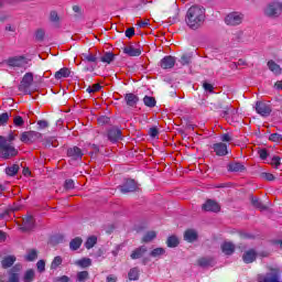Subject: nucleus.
Returning a JSON list of instances; mask_svg holds the SVG:
<instances>
[{
    "mask_svg": "<svg viewBox=\"0 0 282 282\" xmlns=\"http://www.w3.org/2000/svg\"><path fill=\"white\" fill-rule=\"evenodd\" d=\"M206 21V9L202 6H192L185 15V23L189 30H199Z\"/></svg>",
    "mask_w": 282,
    "mask_h": 282,
    "instance_id": "nucleus-1",
    "label": "nucleus"
},
{
    "mask_svg": "<svg viewBox=\"0 0 282 282\" xmlns=\"http://www.w3.org/2000/svg\"><path fill=\"white\" fill-rule=\"evenodd\" d=\"M17 155H19V150L12 143H8L6 137L0 135V158L10 160V158H17Z\"/></svg>",
    "mask_w": 282,
    "mask_h": 282,
    "instance_id": "nucleus-2",
    "label": "nucleus"
},
{
    "mask_svg": "<svg viewBox=\"0 0 282 282\" xmlns=\"http://www.w3.org/2000/svg\"><path fill=\"white\" fill-rule=\"evenodd\" d=\"M8 67H12L13 69H28V67H32L30 64V58L24 55L11 56L4 61Z\"/></svg>",
    "mask_w": 282,
    "mask_h": 282,
    "instance_id": "nucleus-3",
    "label": "nucleus"
},
{
    "mask_svg": "<svg viewBox=\"0 0 282 282\" xmlns=\"http://www.w3.org/2000/svg\"><path fill=\"white\" fill-rule=\"evenodd\" d=\"M263 14L268 19H279L282 14V2L279 0L269 2L263 10Z\"/></svg>",
    "mask_w": 282,
    "mask_h": 282,
    "instance_id": "nucleus-4",
    "label": "nucleus"
},
{
    "mask_svg": "<svg viewBox=\"0 0 282 282\" xmlns=\"http://www.w3.org/2000/svg\"><path fill=\"white\" fill-rule=\"evenodd\" d=\"M32 83H34V74L25 73L22 77V80L18 87L19 91H22L24 96L30 95V88L32 87Z\"/></svg>",
    "mask_w": 282,
    "mask_h": 282,
    "instance_id": "nucleus-5",
    "label": "nucleus"
},
{
    "mask_svg": "<svg viewBox=\"0 0 282 282\" xmlns=\"http://www.w3.org/2000/svg\"><path fill=\"white\" fill-rule=\"evenodd\" d=\"M245 15L241 12H230L229 14L226 15L225 18V23L226 25H241L243 23Z\"/></svg>",
    "mask_w": 282,
    "mask_h": 282,
    "instance_id": "nucleus-6",
    "label": "nucleus"
},
{
    "mask_svg": "<svg viewBox=\"0 0 282 282\" xmlns=\"http://www.w3.org/2000/svg\"><path fill=\"white\" fill-rule=\"evenodd\" d=\"M41 138H43V134H41V132L24 131V132L21 133L20 140L24 144H30L32 142H36V140H40Z\"/></svg>",
    "mask_w": 282,
    "mask_h": 282,
    "instance_id": "nucleus-7",
    "label": "nucleus"
},
{
    "mask_svg": "<svg viewBox=\"0 0 282 282\" xmlns=\"http://www.w3.org/2000/svg\"><path fill=\"white\" fill-rule=\"evenodd\" d=\"M212 111H221L224 116H228L230 111V105L226 102V99H219L217 102L210 104Z\"/></svg>",
    "mask_w": 282,
    "mask_h": 282,
    "instance_id": "nucleus-8",
    "label": "nucleus"
},
{
    "mask_svg": "<svg viewBox=\"0 0 282 282\" xmlns=\"http://www.w3.org/2000/svg\"><path fill=\"white\" fill-rule=\"evenodd\" d=\"M256 111L262 118H268V116H270V113H272V106H270L263 101H257L256 102Z\"/></svg>",
    "mask_w": 282,
    "mask_h": 282,
    "instance_id": "nucleus-9",
    "label": "nucleus"
},
{
    "mask_svg": "<svg viewBox=\"0 0 282 282\" xmlns=\"http://www.w3.org/2000/svg\"><path fill=\"white\" fill-rule=\"evenodd\" d=\"M119 189L123 194L135 193V191H138V183H135V180L128 178L122 185L119 186Z\"/></svg>",
    "mask_w": 282,
    "mask_h": 282,
    "instance_id": "nucleus-10",
    "label": "nucleus"
},
{
    "mask_svg": "<svg viewBox=\"0 0 282 282\" xmlns=\"http://www.w3.org/2000/svg\"><path fill=\"white\" fill-rule=\"evenodd\" d=\"M202 209L205 210V213H219L221 210V207L219 204L213 199H207L203 205Z\"/></svg>",
    "mask_w": 282,
    "mask_h": 282,
    "instance_id": "nucleus-11",
    "label": "nucleus"
},
{
    "mask_svg": "<svg viewBox=\"0 0 282 282\" xmlns=\"http://www.w3.org/2000/svg\"><path fill=\"white\" fill-rule=\"evenodd\" d=\"M9 280L7 282H19L21 276V264L13 265L9 271Z\"/></svg>",
    "mask_w": 282,
    "mask_h": 282,
    "instance_id": "nucleus-12",
    "label": "nucleus"
},
{
    "mask_svg": "<svg viewBox=\"0 0 282 282\" xmlns=\"http://www.w3.org/2000/svg\"><path fill=\"white\" fill-rule=\"evenodd\" d=\"M212 149L214 150L218 158H224L228 155V144L224 142L213 144Z\"/></svg>",
    "mask_w": 282,
    "mask_h": 282,
    "instance_id": "nucleus-13",
    "label": "nucleus"
},
{
    "mask_svg": "<svg viewBox=\"0 0 282 282\" xmlns=\"http://www.w3.org/2000/svg\"><path fill=\"white\" fill-rule=\"evenodd\" d=\"M270 271L272 272L271 276L270 273H268L265 276L259 280V282H279V279L281 278V270L271 268Z\"/></svg>",
    "mask_w": 282,
    "mask_h": 282,
    "instance_id": "nucleus-14",
    "label": "nucleus"
},
{
    "mask_svg": "<svg viewBox=\"0 0 282 282\" xmlns=\"http://www.w3.org/2000/svg\"><path fill=\"white\" fill-rule=\"evenodd\" d=\"M35 223L34 217L25 216L23 218L22 226L20 227L21 232H30V230H34Z\"/></svg>",
    "mask_w": 282,
    "mask_h": 282,
    "instance_id": "nucleus-15",
    "label": "nucleus"
},
{
    "mask_svg": "<svg viewBox=\"0 0 282 282\" xmlns=\"http://www.w3.org/2000/svg\"><path fill=\"white\" fill-rule=\"evenodd\" d=\"M175 57L166 55L160 61V67L162 69H173L175 67Z\"/></svg>",
    "mask_w": 282,
    "mask_h": 282,
    "instance_id": "nucleus-16",
    "label": "nucleus"
},
{
    "mask_svg": "<svg viewBox=\"0 0 282 282\" xmlns=\"http://www.w3.org/2000/svg\"><path fill=\"white\" fill-rule=\"evenodd\" d=\"M108 140L110 142H118V140H122V130L120 128H111L108 130Z\"/></svg>",
    "mask_w": 282,
    "mask_h": 282,
    "instance_id": "nucleus-17",
    "label": "nucleus"
},
{
    "mask_svg": "<svg viewBox=\"0 0 282 282\" xmlns=\"http://www.w3.org/2000/svg\"><path fill=\"white\" fill-rule=\"evenodd\" d=\"M83 150H80L78 147H73L67 150V156L70 158V160H83Z\"/></svg>",
    "mask_w": 282,
    "mask_h": 282,
    "instance_id": "nucleus-18",
    "label": "nucleus"
},
{
    "mask_svg": "<svg viewBox=\"0 0 282 282\" xmlns=\"http://www.w3.org/2000/svg\"><path fill=\"white\" fill-rule=\"evenodd\" d=\"M220 250L223 252V254H226V257H230L232 254H235V243L230 242V241H225L221 243L220 246Z\"/></svg>",
    "mask_w": 282,
    "mask_h": 282,
    "instance_id": "nucleus-19",
    "label": "nucleus"
},
{
    "mask_svg": "<svg viewBox=\"0 0 282 282\" xmlns=\"http://www.w3.org/2000/svg\"><path fill=\"white\" fill-rule=\"evenodd\" d=\"M147 252H149L147 246L138 247L131 252L130 259H132V261H135V259H142Z\"/></svg>",
    "mask_w": 282,
    "mask_h": 282,
    "instance_id": "nucleus-20",
    "label": "nucleus"
},
{
    "mask_svg": "<svg viewBox=\"0 0 282 282\" xmlns=\"http://www.w3.org/2000/svg\"><path fill=\"white\" fill-rule=\"evenodd\" d=\"M227 171H229V173H243V171H246V165L235 161L227 165Z\"/></svg>",
    "mask_w": 282,
    "mask_h": 282,
    "instance_id": "nucleus-21",
    "label": "nucleus"
},
{
    "mask_svg": "<svg viewBox=\"0 0 282 282\" xmlns=\"http://www.w3.org/2000/svg\"><path fill=\"white\" fill-rule=\"evenodd\" d=\"M243 263H254L257 261V251L254 249H249L242 256Z\"/></svg>",
    "mask_w": 282,
    "mask_h": 282,
    "instance_id": "nucleus-22",
    "label": "nucleus"
},
{
    "mask_svg": "<svg viewBox=\"0 0 282 282\" xmlns=\"http://www.w3.org/2000/svg\"><path fill=\"white\" fill-rule=\"evenodd\" d=\"M124 101L128 107H135V105H138V102H140V97H138L133 93H128L124 96Z\"/></svg>",
    "mask_w": 282,
    "mask_h": 282,
    "instance_id": "nucleus-23",
    "label": "nucleus"
},
{
    "mask_svg": "<svg viewBox=\"0 0 282 282\" xmlns=\"http://www.w3.org/2000/svg\"><path fill=\"white\" fill-rule=\"evenodd\" d=\"M14 263H17V257L7 256L1 260V268H3V270H8V268H12Z\"/></svg>",
    "mask_w": 282,
    "mask_h": 282,
    "instance_id": "nucleus-24",
    "label": "nucleus"
},
{
    "mask_svg": "<svg viewBox=\"0 0 282 282\" xmlns=\"http://www.w3.org/2000/svg\"><path fill=\"white\" fill-rule=\"evenodd\" d=\"M197 231L194 229H187L184 232V240L187 241V243H194V241H197Z\"/></svg>",
    "mask_w": 282,
    "mask_h": 282,
    "instance_id": "nucleus-25",
    "label": "nucleus"
},
{
    "mask_svg": "<svg viewBox=\"0 0 282 282\" xmlns=\"http://www.w3.org/2000/svg\"><path fill=\"white\" fill-rule=\"evenodd\" d=\"M197 265H199V268H213V265H215V260L213 258H199L197 260Z\"/></svg>",
    "mask_w": 282,
    "mask_h": 282,
    "instance_id": "nucleus-26",
    "label": "nucleus"
},
{
    "mask_svg": "<svg viewBox=\"0 0 282 282\" xmlns=\"http://www.w3.org/2000/svg\"><path fill=\"white\" fill-rule=\"evenodd\" d=\"M267 65H268L270 72L275 74V76H281L282 75L281 66L279 64H276V62H274L273 59L269 61Z\"/></svg>",
    "mask_w": 282,
    "mask_h": 282,
    "instance_id": "nucleus-27",
    "label": "nucleus"
},
{
    "mask_svg": "<svg viewBox=\"0 0 282 282\" xmlns=\"http://www.w3.org/2000/svg\"><path fill=\"white\" fill-rule=\"evenodd\" d=\"M123 54L127 56H140L142 54V48H135L133 46H126L123 47Z\"/></svg>",
    "mask_w": 282,
    "mask_h": 282,
    "instance_id": "nucleus-28",
    "label": "nucleus"
},
{
    "mask_svg": "<svg viewBox=\"0 0 282 282\" xmlns=\"http://www.w3.org/2000/svg\"><path fill=\"white\" fill-rule=\"evenodd\" d=\"M251 205L258 210H268V205L263 204L259 197L251 196Z\"/></svg>",
    "mask_w": 282,
    "mask_h": 282,
    "instance_id": "nucleus-29",
    "label": "nucleus"
},
{
    "mask_svg": "<svg viewBox=\"0 0 282 282\" xmlns=\"http://www.w3.org/2000/svg\"><path fill=\"white\" fill-rule=\"evenodd\" d=\"M101 63H106L107 65H111L113 61H116V54L112 52H106L101 57H99Z\"/></svg>",
    "mask_w": 282,
    "mask_h": 282,
    "instance_id": "nucleus-30",
    "label": "nucleus"
},
{
    "mask_svg": "<svg viewBox=\"0 0 282 282\" xmlns=\"http://www.w3.org/2000/svg\"><path fill=\"white\" fill-rule=\"evenodd\" d=\"M72 74V70L67 67H63L55 73L56 80H61V78H69V75Z\"/></svg>",
    "mask_w": 282,
    "mask_h": 282,
    "instance_id": "nucleus-31",
    "label": "nucleus"
},
{
    "mask_svg": "<svg viewBox=\"0 0 282 282\" xmlns=\"http://www.w3.org/2000/svg\"><path fill=\"white\" fill-rule=\"evenodd\" d=\"M129 281H138L140 279V269L134 267L128 272Z\"/></svg>",
    "mask_w": 282,
    "mask_h": 282,
    "instance_id": "nucleus-32",
    "label": "nucleus"
},
{
    "mask_svg": "<svg viewBox=\"0 0 282 282\" xmlns=\"http://www.w3.org/2000/svg\"><path fill=\"white\" fill-rule=\"evenodd\" d=\"M21 167L19 166V164H13L11 166L6 167L4 173L9 176V177H14V175H17V173H19V170Z\"/></svg>",
    "mask_w": 282,
    "mask_h": 282,
    "instance_id": "nucleus-33",
    "label": "nucleus"
},
{
    "mask_svg": "<svg viewBox=\"0 0 282 282\" xmlns=\"http://www.w3.org/2000/svg\"><path fill=\"white\" fill-rule=\"evenodd\" d=\"M80 246H83V238H80V237H76V238L72 239L69 242V248L73 251L78 250L80 248Z\"/></svg>",
    "mask_w": 282,
    "mask_h": 282,
    "instance_id": "nucleus-34",
    "label": "nucleus"
},
{
    "mask_svg": "<svg viewBox=\"0 0 282 282\" xmlns=\"http://www.w3.org/2000/svg\"><path fill=\"white\" fill-rule=\"evenodd\" d=\"M158 237V232L155 231H148L141 239V243H151L153 239Z\"/></svg>",
    "mask_w": 282,
    "mask_h": 282,
    "instance_id": "nucleus-35",
    "label": "nucleus"
},
{
    "mask_svg": "<svg viewBox=\"0 0 282 282\" xmlns=\"http://www.w3.org/2000/svg\"><path fill=\"white\" fill-rule=\"evenodd\" d=\"M98 243V237L96 236H89L85 242V248L86 250H91L94 246Z\"/></svg>",
    "mask_w": 282,
    "mask_h": 282,
    "instance_id": "nucleus-36",
    "label": "nucleus"
},
{
    "mask_svg": "<svg viewBox=\"0 0 282 282\" xmlns=\"http://www.w3.org/2000/svg\"><path fill=\"white\" fill-rule=\"evenodd\" d=\"M75 265L79 268H91V259L90 258H82L75 261Z\"/></svg>",
    "mask_w": 282,
    "mask_h": 282,
    "instance_id": "nucleus-37",
    "label": "nucleus"
},
{
    "mask_svg": "<svg viewBox=\"0 0 282 282\" xmlns=\"http://www.w3.org/2000/svg\"><path fill=\"white\" fill-rule=\"evenodd\" d=\"M167 248H177L180 246V238L177 236H170L166 240Z\"/></svg>",
    "mask_w": 282,
    "mask_h": 282,
    "instance_id": "nucleus-38",
    "label": "nucleus"
},
{
    "mask_svg": "<svg viewBox=\"0 0 282 282\" xmlns=\"http://www.w3.org/2000/svg\"><path fill=\"white\" fill-rule=\"evenodd\" d=\"M143 104L145 105V107H150L151 109H153V107L158 105V101L155 100V97L145 96L143 98Z\"/></svg>",
    "mask_w": 282,
    "mask_h": 282,
    "instance_id": "nucleus-39",
    "label": "nucleus"
},
{
    "mask_svg": "<svg viewBox=\"0 0 282 282\" xmlns=\"http://www.w3.org/2000/svg\"><path fill=\"white\" fill-rule=\"evenodd\" d=\"M35 276H36V274L34 273L33 269H29L24 273L23 281L24 282H34Z\"/></svg>",
    "mask_w": 282,
    "mask_h": 282,
    "instance_id": "nucleus-40",
    "label": "nucleus"
},
{
    "mask_svg": "<svg viewBox=\"0 0 282 282\" xmlns=\"http://www.w3.org/2000/svg\"><path fill=\"white\" fill-rule=\"evenodd\" d=\"M83 61L86 63H98V57L91 53H83Z\"/></svg>",
    "mask_w": 282,
    "mask_h": 282,
    "instance_id": "nucleus-41",
    "label": "nucleus"
},
{
    "mask_svg": "<svg viewBox=\"0 0 282 282\" xmlns=\"http://www.w3.org/2000/svg\"><path fill=\"white\" fill-rule=\"evenodd\" d=\"M165 252H166V250H164V248L159 247V248L153 249L150 252V257H152L153 259H158V258L162 257V254H164Z\"/></svg>",
    "mask_w": 282,
    "mask_h": 282,
    "instance_id": "nucleus-42",
    "label": "nucleus"
},
{
    "mask_svg": "<svg viewBox=\"0 0 282 282\" xmlns=\"http://www.w3.org/2000/svg\"><path fill=\"white\" fill-rule=\"evenodd\" d=\"M89 279V271H79L77 272L76 282H85Z\"/></svg>",
    "mask_w": 282,
    "mask_h": 282,
    "instance_id": "nucleus-43",
    "label": "nucleus"
},
{
    "mask_svg": "<svg viewBox=\"0 0 282 282\" xmlns=\"http://www.w3.org/2000/svg\"><path fill=\"white\" fill-rule=\"evenodd\" d=\"M192 56H191V54H183V55H181V58H180V63H181V65L184 67V66H186V65H191V61H192Z\"/></svg>",
    "mask_w": 282,
    "mask_h": 282,
    "instance_id": "nucleus-44",
    "label": "nucleus"
},
{
    "mask_svg": "<svg viewBox=\"0 0 282 282\" xmlns=\"http://www.w3.org/2000/svg\"><path fill=\"white\" fill-rule=\"evenodd\" d=\"M37 258H39V251H36L35 249H31L25 256L26 261H36Z\"/></svg>",
    "mask_w": 282,
    "mask_h": 282,
    "instance_id": "nucleus-45",
    "label": "nucleus"
},
{
    "mask_svg": "<svg viewBox=\"0 0 282 282\" xmlns=\"http://www.w3.org/2000/svg\"><path fill=\"white\" fill-rule=\"evenodd\" d=\"M10 116H12V113L10 112H2L0 115V127H6L8 124V120H10Z\"/></svg>",
    "mask_w": 282,
    "mask_h": 282,
    "instance_id": "nucleus-46",
    "label": "nucleus"
},
{
    "mask_svg": "<svg viewBox=\"0 0 282 282\" xmlns=\"http://www.w3.org/2000/svg\"><path fill=\"white\" fill-rule=\"evenodd\" d=\"M54 142H56L55 138H46L43 140V147H45V149H52V147H56Z\"/></svg>",
    "mask_w": 282,
    "mask_h": 282,
    "instance_id": "nucleus-47",
    "label": "nucleus"
},
{
    "mask_svg": "<svg viewBox=\"0 0 282 282\" xmlns=\"http://www.w3.org/2000/svg\"><path fill=\"white\" fill-rule=\"evenodd\" d=\"M62 263L63 258H61V256H56L51 263V270H56V268H58V265H61Z\"/></svg>",
    "mask_w": 282,
    "mask_h": 282,
    "instance_id": "nucleus-48",
    "label": "nucleus"
},
{
    "mask_svg": "<svg viewBox=\"0 0 282 282\" xmlns=\"http://www.w3.org/2000/svg\"><path fill=\"white\" fill-rule=\"evenodd\" d=\"M102 89V86L100 84H94L93 86H88L86 91L87 94H96L97 91H100Z\"/></svg>",
    "mask_w": 282,
    "mask_h": 282,
    "instance_id": "nucleus-49",
    "label": "nucleus"
},
{
    "mask_svg": "<svg viewBox=\"0 0 282 282\" xmlns=\"http://www.w3.org/2000/svg\"><path fill=\"white\" fill-rule=\"evenodd\" d=\"M50 22L51 23H59L61 22V17H58V12L51 11V13H50Z\"/></svg>",
    "mask_w": 282,
    "mask_h": 282,
    "instance_id": "nucleus-50",
    "label": "nucleus"
},
{
    "mask_svg": "<svg viewBox=\"0 0 282 282\" xmlns=\"http://www.w3.org/2000/svg\"><path fill=\"white\" fill-rule=\"evenodd\" d=\"M35 39L36 41H44L45 40V31L43 29H39L36 32H35Z\"/></svg>",
    "mask_w": 282,
    "mask_h": 282,
    "instance_id": "nucleus-51",
    "label": "nucleus"
},
{
    "mask_svg": "<svg viewBox=\"0 0 282 282\" xmlns=\"http://www.w3.org/2000/svg\"><path fill=\"white\" fill-rule=\"evenodd\" d=\"M13 124L15 127H23V124H25V121L23 120V117L15 116L14 119H13Z\"/></svg>",
    "mask_w": 282,
    "mask_h": 282,
    "instance_id": "nucleus-52",
    "label": "nucleus"
},
{
    "mask_svg": "<svg viewBox=\"0 0 282 282\" xmlns=\"http://www.w3.org/2000/svg\"><path fill=\"white\" fill-rule=\"evenodd\" d=\"M64 188L66 191L74 189L75 188L74 180H72V178L66 180L65 183H64Z\"/></svg>",
    "mask_w": 282,
    "mask_h": 282,
    "instance_id": "nucleus-53",
    "label": "nucleus"
},
{
    "mask_svg": "<svg viewBox=\"0 0 282 282\" xmlns=\"http://www.w3.org/2000/svg\"><path fill=\"white\" fill-rule=\"evenodd\" d=\"M271 142H282V134L280 133H271L269 137Z\"/></svg>",
    "mask_w": 282,
    "mask_h": 282,
    "instance_id": "nucleus-54",
    "label": "nucleus"
},
{
    "mask_svg": "<svg viewBox=\"0 0 282 282\" xmlns=\"http://www.w3.org/2000/svg\"><path fill=\"white\" fill-rule=\"evenodd\" d=\"M110 118L109 117H107V116H101V117H99L98 119H97V122H98V124H100L101 127L104 126V124H109V122H110Z\"/></svg>",
    "mask_w": 282,
    "mask_h": 282,
    "instance_id": "nucleus-55",
    "label": "nucleus"
},
{
    "mask_svg": "<svg viewBox=\"0 0 282 282\" xmlns=\"http://www.w3.org/2000/svg\"><path fill=\"white\" fill-rule=\"evenodd\" d=\"M262 180H267V182H274L276 177L273 176L272 173L264 172L261 174Z\"/></svg>",
    "mask_w": 282,
    "mask_h": 282,
    "instance_id": "nucleus-56",
    "label": "nucleus"
},
{
    "mask_svg": "<svg viewBox=\"0 0 282 282\" xmlns=\"http://www.w3.org/2000/svg\"><path fill=\"white\" fill-rule=\"evenodd\" d=\"M271 164H272V166H274V169H279V166H281V158L273 156L271 160Z\"/></svg>",
    "mask_w": 282,
    "mask_h": 282,
    "instance_id": "nucleus-57",
    "label": "nucleus"
},
{
    "mask_svg": "<svg viewBox=\"0 0 282 282\" xmlns=\"http://www.w3.org/2000/svg\"><path fill=\"white\" fill-rule=\"evenodd\" d=\"M149 135L151 138H155L156 135H160V130H158V127L150 128Z\"/></svg>",
    "mask_w": 282,
    "mask_h": 282,
    "instance_id": "nucleus-58",
    "label": "nucleus"
},
{
    "mask_svg": "<svg viewBox=\"0 0 282 282\" xmlns=\"http://www.w3.org/2000/svg\"><path fill=\"white\" fill-rule=\"evenodd\" d=\"M258 154L260 156V160H268V150L267 149H260L258 151Z\"/></svg>",
    "mask_w": 282,
    "mask_h": 282,
    "instance_id": "nucleus-59",
    "label": "nucleus"
},
{
    "mask_svg": "<svg viewBox=\"0 0 282 282\" xmlns=\"http://www.w3.org/2000/svg\"><path fill=\"white\" fill-rule=\"evenodd\" d=\"M36 268L39 272H43L45 270V260H39L36 262Z\"/></svg>",
    "mask_w": 282,
    "mask_h": 282,
    "instance_id": "nucleus-60",
    "label": "nucleus"
},
{
    "mask_svg": "<svg viewBox=\"0 0 282 282\" xmlns=\"http://www.w3.org/2000/svg\"><path fill=\"white\" fill-rule=\"evenodd\" d=\"M126 36H127V39H131L132 36H135V29L134 28H128L126 30Z\"/></svg>",
    "mask_w": 282,
    "mask_h": 282,
    "instance_id": "nucleus-61",
    "label": "nucleus"
},
{
    "mask_svg": "<svg viewBox=\"0 0 282 282\" xmlns=\"http://www.w3.org/2000/svg\"><path fill=\"white\" fill-rule=\"evenodd\" d=\"M205 91H209L210 94H213L214 89H215V86H213V84H208V83H205L203 85Z\"/></svg>",
    "mask_w": 282,
    "mask_h": 282,
    "instance_id": "nucleus-62",
    "label": "nucleus"
},
{
    "mask_svg": "<svg viewBox=\"0 0 282 282\" xmlns=\"http://www.w3.org/2000/svg\"><path fill=\"white\" fill-rule=\"evenodd\" d=\"M37 124L41 129H47V127H50V123L45 120H40Z\"/></svg>",
    "mask_w": 282,
    "mask_h": 282,
    "instance_id": "nucleus-63",
    "label": "nucleus"
},
{
    "mask_svg": "<svg viewBox=\"0 0 282 282\" xmlns=\"http://www.w3.org/2000/svg\"><path fill=\"white\" fill-rule=\"evenodd\" d=\"M68 281H69V276L67 275H62L57 278V282H68Z\"/></svg>",
    "mask_w": 282,
    "mask_h": 282,
    "instance_id": "nucleus-64",
    "label": "nucleus"
}]
</instances>
